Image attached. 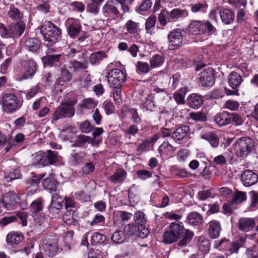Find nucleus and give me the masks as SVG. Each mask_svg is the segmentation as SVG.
<instances>
[{"instance_id":"6e6d98bb","label":"nucleus","mask_w":258,"mask_h":258,"mask_svg":"<svg viewBox=\"0 0 258 258\" xmlns=\"http://www.w3.org/2000/svg\"><path fill=\"white\" fill-rule=\"evenodd\" d=\"M193 235V233L190 231L186 232V233L183 235L181 238L182 239L178 242V245L180 247L186 246L191 241Z\"/></svg>"},{"instance_id":"69168bd1","label":"nucleus","mask_w":258,"mask_h":258,"mask_svg":"<svg viewBox=\"0 0 258 258\" xmlns=\"http://www.w3.org/2000/svg\"><path fill=\"white\" fill-rule=\"evenodd\" d=\"M189 116L196 121H205L207 120L206 114L203 112H191L189 114Z\"/></svg>"},{"instance_id":"c03bdc74","label":"nucleus","mask_w":258,"mask_h":258,"mask_svg":"<svg viewBox=\"0 0 258 258\" xmlns=\"http://www.w3.org/2000/svg\"><path fill=\"white\" fill-rule=\"evenodd\" d=\"M164 59L163 57L160 54H156L153 55L150 59V67L155 68L159 67L162 65Z\"/></svg>"},{"instance_id":"6e6552de","label":"nucleus","mask_w":258,"mask_h":258,"mask_svg":"<svg viewBox=\"0 0 258 258\" xmlns=\"http://www.w3.org/2000/svg\"><path fill=\"white\" fill-rule=\"evenodd\" d=\"M241 76L235 72H231L228 76V81L229 86L232 88V90L225 88L226 94L227 95H238L237 88L240 86L242 82Z\"/></svg>"},{"instance_id":"58836bf2","label":"nucleus","mask_w":258,"mask_h":258,"mask_svg":"<svg viewBox=\"0 0 258 258\" xmlns=\"http://www.w3.org/2000/svg\"><path fill=\"white\" fill-rule=\"evenodd\" d=\"M42 185L44 188L51 192L53 191L56 190L57 182L54 178L49 177L43 180Z\"/></svg>"},{"instance_id":"9d476101","label":"nucleus","mask_w":258,"mask_h":258,"mask_svg":"<svg viewBox=\"0 0 258 258\" xmlns=\"http://www.w3.org/2000/svg\"><path fill=\"white\" fill-rule=\"evenodd\" d=\"M21 65L24 70V74L21 76L20 80L27 79L33 76L37 70V64L32 59H28L21 61Z\"/></svg>"},{"instance_id":"a19ab883","label":"nucleus","mask_w":258,"mask_h":258,"mask_svg":"<svg viewBox=\"0 0 258 258\" xmlns=\"http://www.w3.org/2000/svg\"><path fill=\"white\" fill-rule=\"evenodd\" d=\"M127 31L130 34H136L140 31L139 24L131 20L127 21L125 25Z\"/></svg>"},{"instance_id":"f704fd0d","label":"nucleus","mask_w":258,"mask_h":258,"mask_svg":"<svg viewBox=\"0 0 258 258\" xmlns=\"http://www.w3.org/2000/svg\"><path fill=\"white\" fill-rule=\"evenodd\" d=\"M91 141L93 144V141L91 140V137L84 135H79L76 137L75 142L72 145V146L83 147L86 143H90Z\"/></svg>"},{"instance_id":"09e8293b","label":"nucleus","mask_w":258,"mask_h":258,"mask_svg":"<svg viewBox=\"0 0 258 258\" xmlns=\"http://www.w3.org/2000/svg\"><path fill=\"white\" fill-rule=\"evenodd\" d=\"M208 8L206 3H196L191 5V11L194 13L199 12L206 13Z\"/></svg>"},{"instance_id":"ea45409f","label":"nucleus","mask_w":258,"mask_h":258,"mask_svg":"<svg viewBox=\"0 0 258 258\" xmlns=\"http://www.w3.org/2000/svg\"><path fill=\"white\" fill-rule=\"evenodd\" d=\"M106 57L104 51H97L92 53L89 57L90 62L93 64L99 63L104 58Z\"/></svg>"},{"instance_id":"0e129e2a","label":"nucleus","mask_w":258,"mask_h":258,"mask_svg":"<svg viewBox=\"0 0 258 258\" xmlns=\"http://www.w3.org/2000/svg\"><path fill=\"white\" fill-rule=\"evenodd\" d=\"M169 16V13L168 11L166 10H162L161 12L159 14L158 19L160 23V24L162 26H165L167 24V22L168 20H169L168 16Z\"/></svg>"},{"instance_id":"4d7b16f0","label":"nucleus","mask_w":258,"mask_h":258,"mask_svg":"<svg viewBox=\"0 0 258 258\" xmlns=\"http://www.w3.org/2000/svg\"><path fill=\"white\" fill-rule=\"evenodd\" d=\"M112 88V93L113 95L115 103L120 105L122 102L121 98V87H111Z\"/></svg>"},{"instance_id":"bf43d9fd","label":"nucleus","mask_w":258,"mask_h":258,"mask_svg":"<svg viewBox=\"0 0 258 258\" xmlns=\"http://www.w3.org/2000/svg\"><path fill=\"white\" fill-rule=\"evenodd\" d=\"M43 208V202L41 200L38 199L33 201L30 206V209L33 213H38L41 211Z\"/></svg>"},{"instance_id":"72a5a7b5","label":"nucleus","mask_w":258,"mask_h":258,"mask_svg":"<svg viewBox=\"0 0 258 258\" xmlns=\"http://www.w3.org/2000/svg\"><path fill=\"white\" fill-rule=\"evenodd\" d=\"M187 219L188 223L193 226L199 225L203 222L202 216L196 212L190 213L187 216Z\"/></svg>"},{"instance_id":"9b49d317","label":"nucleus","mask_w":258,"mask_h":258,"mask_svg":"<svg viewBox=\"0 0 258 258\" xmlns=\"http://www.w3.org/2000/svg\"><path fill=\"white\" fill-rule=\"evenodd\" d=\"M19 200V197L15 191H10L5 194L1 203L3 207L8 210H12L16 208Z\"/></svg>"},{"instance_id":"f03ea898","label":"nucleus","mask_w":258,"mask_h":258,"mask_svg":"<svg viewBox=\"0 0 258 258\" xmlns=\"http://www.w3.org/2000/svg\"><path fill=\"white\" fill-rule=\"evenodd\" d=\"M44 39L50 45L56 43L60 37V29L50 21H45L40 28Z\"/></svg>"},{"instance_id":"5fc2aeb1","label":"nucleus","mask_w":258,"mask_h":258,"mask_svg":"<svg viewBox=\"0 0 258 258\" xmlns=\"http://www.w3.org/2000/svg\"><path fill=\"white\" fill-rule=\"evenodd\" d=\"M185 92L182 89L176 91L173 94V98L178 104H183L185 103L184 97Z\"/></svg>"},{"instance_id":"423d86ee","label":"nucleus","mask_w":258,"mask_h":258,"mask_svg":"<svg viewBox=\"0 0 258 258\" xmlns=\"http://www.w3.org/2000/svg\"><path fill=\"white\" fill-rule=\"evenodd\" d=\"M1 102L3 110L7 113H13L21 107L17 97L12 93H6L3 95Z\"/></svg>"},{"instance_id":"1a4fd4ad","label":"nucleus","mask_w":258,"mask_h":258,"mask_svg":"<svg viewBox=\"0 0 258 258\" xmlns=\"http://www.w3.org/2000/svg\"><path fill=\"white\" fill-rule=\"evenodd\" d=\"M125 80V74L118 69H113L108 74V81L111 87H122Z\"/></svg>"},{"instance_id":"0eeeda50","label":"nucleus","mask_w":258,"mask_h":258,"mask_svg":"<svg viewBox=\"0 0 258 258\" xmlns=\"http://www.w3.org/2000/svg\"><path fill=\"white\" fill-rule=\"evenodd\" d=\"M56 156L54 152L48 150L47 152L39 151L33 157V164L35 166L41 165L46 166L56 161Z\"/></svg>"},{"instance_id":"412c9836","label":"nucleus","mask_w":258,"mask_h":258,"mask_svg":"<svg viewBox=\"0 0 258 258\" xmlns=\"http://www.w3.org/2000/svg\"><path fill=\"white\" fill-rule=\"evenodd\" d=\"M230 112L223 111L217 113L214 117V121L218 125L221 126L230 123Z\"/></svg>"},{"instance_id":"2f4dec72","label":"nucleus","mask_w":258,"mask_h":258,"mask_svg":"<svg viewBox=\"0 0 258 258\" xmlns=\"http://www.w3.org/2000/svg\"><path fill=\"white\" fill-rule=\"evenodd\" d=\"M8 15L12 20L14 21H19L23 17V13L13 4L10 6Z\"/></svg>"},{"instance_id":"3c124183","label":"nucleus","mask_w":258,"mask_h":258,"mask_svg":"<svg viewBox=\"0 0 258 258\" xmlns=\"http://www.w3.org/2000/svg\"><path fill=\"white\" fill-rule=\"evenodd\" d=\"M152 5V2L151 0H143L139 7L136 9V11L139 14H142V12L148 11Z\"/></svg>"},{"instance_id":"de8ad7c7","label":"nucleus","mask_w":258,"mask_h":258,"mask_svg":"<svg viewBox=\"0 0 258 258\" xmlns=\"http://www.w3.org/2000/svg\"><path fill=\"white\" fill-rule=\"evenodd\" d=\"M97 103L92 98H86L82 100L79 104V106L81 108L88 109H91L95 108L97 106Z\"/></svg>"},{"instance_id":"37998d69","label":"nucleus","mask_w":258,"mask_h":258,"mask_svg":"<svg viewBox=\"0 0 258 258\" xmlns=\"http://www.w3.org/2000/svg\"><path fill=\"white\" fill-rule=\"evenodd\" d=\"M111 239L115 244L123 242L125 239L124 232L121 230H116L112 235Z\"/></svg>"},{"instance_id":"e2e57ef3","label":"nucleus","mask_w":258,"mask_h":258,"mask_svg":"<svg viewBox=\"0 0 258 258\" xmlns=\"http://www.w3.org/2000/svg\"><path fill=\"white\" fill-rule=\"evenodd\" d=\"M135 0H116V2L120 5L123 14L130 12V8L128 4L132 5Z\"/></svg>"},{"instance_id":"79ce46f5","label":"nucleus","mask_w":258,"mask_h":258,"mask_svg":"<svg viewBox=\"0 0 258 258\" xmlns=\"http://www.w3.org/2000/svg\"><path fill=\"white\" fill-rule=\"evenodd\" d=\"M175 148L168 142H164L159 147L158 152L160 155H168L174 151Z\"/></svg>"},{"instance_id":"680f3d73","label":"nucleus","mask_w":258,"mask_h":258,"mask_svg":"<svg viewBox=\"0 0 258 258\" xmlns=\"http://www.w3.org/2000/svg\"><path fill=\"white\" fill-rule=\"evenodd\" d=\"M21 175L20 171L18 169H14L9 175L5 176V180L7 182H10L13 180L19 179Z\"/></svg>"},{"instance_id":"39448f33","label":"nucleus","mask_w":258,"mask_h":258,"mask_svg":"<svg viewBox=\"0 0 258 258\" xmlns=\"http://www.w3.org/2000/svg\"><path fill=\"white\" fill-rule=\"evenodd\" d=\"M77 103L76 100L61 103L54 111L52 119L57 120L62 118H70L74 115L75 108L73 106Z\"/></svg>"},{"instance_id":"393cba45","label":"nucleus","mask_w":258,"mask_h":258,"mask_svg":"<svg viewBox=\"0 0 258 258\" xmlns=\"http://www.w3.org/2000/svg\"><path fill=\"white\" fill-rule=\"evenodd\" d=\"M127 172L122 168L117 169L110 177L111 182L117 184L123 182L126 178Z\"/></svg>"},{"instance_id":"4be33fe9","label":"nucleus","mask_w":258,"mask_h":258,"mask_svg":"<svg viewBox=\"0 0 258 258\" xmlns=\"http://www.w3.org/2000/svg\"><path fill=\"white\" fill-rule=\"evenodd\" d=\"M62 55L60 54L47 55L42 58V60L45 67H53L56 65L62 58Z\"/></svg>"},{"instance_id":"4c0bfd02","label":"nucleus","mask_w":258,"mask_h":258,"mask_svg":"<svg viewBox=\"0 0 258 258\" xmlns=\"http://www.w3.org/2000/svg\"><path fill=\"white\" fill-rule=\"evenodd\" d=\"M85 154L83 152L73 153L70 157V163L72 166H77L83 162Z\"/></svg>"},{"instance_id":"a211bd4d","label":"nucleus","mask_w":258,"mask_h":258,"mask_svg":"<svg viewBox=\"0 0 258 258\" xmlns=\"http://www.w3.org/2000/svg\"><path fill=\"white\" fill-rule=\"evenodd\" d=\"M25 29V24L22 21L11 24L9 26V37L17 38L20 37L24 32Z\"/></svg>"},{"instance_id":"052dcab7","label":"nucleus","mask_w":258,"mask_h":258,"mask_svg":"<svg viewBox=\"0 0 258 258\" xmlns=\"http://www.w3.org/2000/svg\"><path fill=\"white\" fill-rule=\"evenodd\" d=\"M156 18L155 15H152L148 18L145 23V29L148 32L151 33L152 29L155 26Z\"/></svg>"},{"instance_id":"f8f14e48","label":"nucleus","mask_w":258,"mask_h":258,"mask_svg":"<svg viewBox=\"0 0 258 258\" xmlns=\"http://www.w3.org/2000/svg\"><path fill=\"white\" fill-rule=\"evenodd\" d=\"M65 25L67 28L68 35L71 38H76L81 29V25L79 21L73 18H68L65 22Z\"/></svg>"},{"instance_id":"2eb2a0df","label":"nucleus","mask_w":258,"mask_h":258,"mask_svg":"<svg viewBox=\"0 0 258 258\" xmlns=\"http://www.w3.org/2000/svg\"><path fill=\"white\" fill-rule=\"evenodd\" d=\"M207 228L209 236L216 239L220 236L222 227L220 222L216 220H212L207 224Z\"/></svg>"},{"instance_id":"e433bc0d","label":"nucleus","mask_w":258,"mask_h":258,"mask_svg":"<svg viewBox=\"0 0 258 258\" xmlns=\"http://www.w3.org/2000/svg\"><path fill=\"white\" fill-rule=\"evenodd\" d=\"M188 15V12L186 10L179 9H174L169 13L170 18L174 21L180 18L186 17Z\"/></svg>"},{"instance_id":"49530a36","label":"nucleus","mask_w":258,"mask_h":258,"mask_svg":"<svg viewBox=\"0 0 258 258\" xmlns=\"http://www.w3.org/2000/svg\"><path fill=\"white\" fill-rule=\"evenodd\" d=\"M145 216V213L141 211H137L134 215V220L135 223L138 225L141 228H143V225H144L146 222Z\"/></svg>"},{"instance_id":"ddd939ff","label":"nucleus","mask_w":258,"mask_h":258,"mask_svg":"<svg viewBox=\"0 0 258 258\" xmlns=\"http://www.w3.org/2000/svg\"><path fill=\"white\" fill-rule=\"evenodd\" d=\"M169 46L177 48L182 45L183 42L182 31L180 29H175L171 31L168 35Z\"/></svg>"},{"instance_id":"774afa93","label":"nucleus","mask_w":258,"mask_h":258,"mask_svg":"<svg viewBox=\"0 0 258 258\" xmlns=\"http://www.w3.org/2000/svg\"><path fill=\"white\" fill-rule=\"evenodd\" d=\"M246 198V193L243 191H237L232 200V203L239 204L244 201Z\"/></svg>"},{"instance_id":"cd10ccee","label":"nucleus","mask_w":258,"mask_h":258,"mask_svg":"<svg viewBox=\"0 0 258 258\" xmlns=\"http://www.w3.org/2000/svg\"><path fill=\"white\" fill-rule=\"evenodd\" d=\"M40 45L41 42L36 38H29L25 41V47L31 52L37 51Z\"/></svg>"},{"instance_id":"aec40b11","label":"nucleus","mask_w":258,"mask_h":258,"mask_svg":"<svg viewBox=\"0 0 258 258\" xmlns=\"http://www.w3.org/2000/svg\"><path fill=\"white\" fill-rule=\"evenodd\" d=\"M159 138V134H156L152 138L144 140L142 143H140L137 148V151L141 154L144 151L150 149L151 146L157 141Z\"/></svg>"},{"instance_id":"6ab92c4d","label":"nucleus","mask_w":258,"mask_h":258,"mask_svg":"<svg viewBox=\"0 0 258 258\" xmlns=\"http://www.w3.org/2000/svg\"><path fill=\"white\" fill-rule=\"evenodd\" d=\"M102 13L106 17H108L117 16L119 14V11L113 1H108L103 7Z\"/></svg>"},{"instance_id":"4468645a","label":"nucleus","mask_w":258,"mask_h":258,"mask_svg":"<svg viewBox=\"0 0 258 258\" xmlns=\"http://www.w3.org/2000/svg\"><path fill=\"white\" fill-rule=\"evenodd\" d=\"M199 81L202 86L210 87L214 85L215 79L213 70L211 69H206L199 74Z\"/></svg>"},{"instance_id":"c756f323","label":"nucleus","mask_w":258,"mask_h":258,"mask_svg":"<svg viewBox=\"0 0 258 258\" xmlns=\"http://www.w3.org/2000/svg\"><path fill=\"white\" fill-rule=\"evenodd\" d=\"M43 247L44 251L50 256H53L57 252V245L54 240L47 241Z\"/></svg>"},{"instance_id":"473e14b6","label":"nucleus","mask_w":258,"mask_h":258,"mask_svg":"<svg viewBox=\"0 0 258 258\" xmlns=\"http://www.w3.org/2000/svg\"><path fill=\"white\" fill-rule=\"evenodd\" d=\"M35 220L34 230L37 233L40 234L47 228L48 223L44 218L42 217Z\"/></svg>"},{"instance_id":"8fccbe9b","label":"nucleus","mask_w":258,"mask_h":258,"mask_svg":"<svg viewBox=\"0 0 258 258\" xmlns=\"http://www.w3.org/2000/svg\"><path fill=\"white\" fill-rule=\"evenodd\" d=\"M198 247L200 251L207 252L210 250V243L207 238L200 237L198 242Z\"/></svg>"},{"instance_id":"20e7f679","label":"nucleus","mask_w":258,"mask_h":258,"mask_svg":"<svg viewBox=\"0 0 258 258\" xmlns=\"http://www.w3.org/2000/svg\"><path fill=\"white\" fill-rule=\"evenodd\" d=\"M188 30L195 35L206 33L212 34L216 31V28L208 20H192L188 25Z\"/></svg>"},{"instance_id":"338daca9","label":"nucleus","mask_w":258,"mask_h":258,"mask_svg":"<svg viewBox=\"0 0 258 258\" xmlns=\"http://www.w3.org/2000/svg\"><path fill=\"white\" fill-rule=\"evenodd\" d=\"M93 128V126L88 120L82 121L79 124V129L82 133L88 134L91 132Z\"/></svg>"},{"instance_id":"5701e85b","label":"nucleus","mask_w":258,"mask_h":258,"mask_svg":"<svg viewBox=\"0 0 258 258\" xmlns=\"http://www.w3.org/2000/svg\"><path fill=\"white\" fill-rule=\"evenodd\" d=\"M189 131V126L184 125L178 127L172 133L171 137L175 141L182 140L186 136Z\"/></svg>"},{"instance_id":"f257e3e1","label":"nucleus","mask_w":258,"mask_h":258,"mask_svg":"<svg viewBox=\"0 0 258 258\" xmlns=\"http://www.w3.org/2000/svg\"><path fill=\"white\" fill-rule=\"evenodd\" d=\"M187 231L189 230L184 228L182 222H172L170 224L169 231L163 234V242L166 244H171L181 238Z\"/></svg>"},{"instance_id":"a18cd8bd","label":"nucleus","mask_w":258,"mask_h":258,"mask_svg":"<svg viewBox=\"0 0 258 258\" xmlns=\"http://www.w3.org/2000/svg\"><path fill=\"white\" fill-rule=\"evenodd\" d=\"M230 123H232L236 126L242 125L244 122V118L242 115L236 112L230 113Z\"/></svg>"},{"instance_id":"c85d7f7f","label":"nucleus","mask_w":258,"mask_h":258,"mask_svg":"<svg viewBox=\"0 0 258 258\" xmlns=\"http://www.w3.org/2000/svg\"><path fill=\"white\" fill-rule=\"evenodd\" d=\"M23 239V236L17 232H11L8 233L6 237L7 243L10 245L18 244Z\"/></svg>"},{"instance_id":"c9c22d12","label":"nucleus","mask_w":258,"mask_h":258,"mask_svg":"<svg viewBox=\"0 0 258 258\" xmlns=\"http://www.w3.org/2000/svg\"><path fill=\"white\" fill-rule=\"evenodd\" d=\"M88 67V62L84 60L83 62L78 61L75 59L72 60L69 66V68L74 72L78 71L80 69H86Z\"/></svg>"},{"instance_id":"bb28decb","label":"nucleus","mask_w":258,"mask_h":258,"mask_svg":"<svg viewBox=\"0 0 258 258\" xmlns=\"http://www.w3.org/2000/svg\"><path fill=\"white\" fill-rule=\"evenodd\" d=\"M202 138L208 141L213 148H217L219 145V138L215 133H206L202 135Z\"/></svg>"},{"instance_id":"13d9d810","label":"nucleus","mask_w":258,"mask_h":258,"mask_svg":"<svg viewBox=\"0 0 258 258\" xmlns=\"http://www.w3.org/2000/svg\"><path fill=\"white\" fill-rule=\"evenodd\" d=\"M75 211L72 210H67L63 215V220L67 224H71L75 220Z\"/></svg>"},{"instance_id":"864d4df0","label":"nucleus","mask_w":258,"mask_h":258,"mask_svg":"<svg viewBox=\"0 0 258 258\" xmlns=\"http://www.w3.org/2000/svg\"><path fill=\"white\" fill-rule=\"evenodd\" d=\"M105 240V235L96 232L93 234L91 237V242L92 244L96 245L98 243H103Z\"/></svg>"},{"instance_id":"7ed1b4c3","label":"nucleus","mask_w":258,"mask_h":258,"mask_svg":"<svg viewBox=\"0 0 258 258\" xmlns=\"http://www.w3.org/2000/svg\"><path fill=\"white\" fill-rule=\"evenodd\" d=\"M254 146V141L251 138L241 137L234 143V152L238 157L244 158L252 152Z\"/></svg>"},{"instance_id":"7c9ffc66","label":"nucleus","mask_w":258,"mask_h":258,"mask_svg":"<svg viewBox=\"0 0 258 258\" xmlns=\"http://www.w3.org/2000/svg\"><path fill=\"white\" fill-rule=\"evenodd\" d=\"M220 16L222 22L227 25L230 24L234 19V13L227 9L221 10Z\"/></svg>"},{"instance_id":"b1692460","label":"nucleus","mask_w":258,"mask_h":258,"mask_svg":"<svg viewBox=\"0 0 258 258\" xmlns=\"http://www.w3.org/2000/svg\"><path fill=\"white\" fill-rule=\"evenodd\" d=\"M246 239L245 237H241L237 240L230 243L228 247L229 254L228 253V254L230 255V257L232 254H237L238 252L239 248L243 246Z\"/></svg>"},{"instance_id":"603ef678","label":"nucleus","mask_w":258,"mask_h":258,"mask_svg":"<svg viewBox=\"0 0 258 258\" xmlns=\"http://www.w3.org/2000/svg\"><path fill=\"white\" fill-rule=\"evenodd\" d=\"M141 228L134 223L128 224L124 227V231L128 235H133L139 232Z\"/></svg>"},{"instance_id":"a878e982","label":"nucleus","mask_w":258,"mask_h":258,"mask_svg":"<svg viewBox=\"0 0 258 258\" xmlns=\"http://www.w3.org/2000/svg\"><path fill=\"white\" fill-rule=\"evenodd\" d=\"M203 101V96L196 93L191 94L188 98L189 106L194 109L199 108Z\"/></svg>"},{"instance_id":"dca6fc26","label":"nucleus","mask_w":258,"mask_h":258,"mask_svg":"<svg viewBox=\"0 0 258 258\" xmlns=\"http://www.w3.org/2000/svg\"><path fill=\"white\" fill-rule=\"evenodd\" d=\"M241 180L245 186H250L258 181L257 175L250 170L244 171L241 175Z\"/></svg>"},{"instance_id":"f3484780","label":"nucleus","mask_w":258,"mask_h":258,"mask_svg":"<svg viewBox=\"0 0 258 258\" xmlns=\"http://www.w3.org/2000/svg\"><path fill=\"white\" fill-rule=\"evenodd\" d=\"M255 225V220L251 218H240L238 222V229L245 232L250 231L253 229Z\"/></svg>"}]
</instances>
